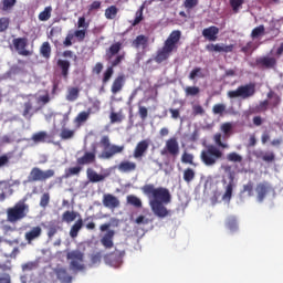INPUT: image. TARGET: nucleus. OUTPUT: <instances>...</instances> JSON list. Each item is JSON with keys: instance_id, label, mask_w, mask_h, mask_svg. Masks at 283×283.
<instances>
[{"instance_id": "f257e3e1", "label": "nucleus", "mask_w": 283, "mask_h": 283, "mask_svg": "<svg viewBox=\"0 0 283 283\" xmlns=\"http://www.w3.org/2000/svg\"><path fill=\"white\" fill-rule=\"evenodd\" d=\"M142 191L145 196H148V198H153L149 201V206L157 218H167L168 216H171V211L165 207V205L171 202V192H169V189L165 187L156 188L154 184H147L142 187Z\"/></svg>"}, {"instance_id": "f03ea898", "label": "nucleus", "mask_w": 283, "mask_h": 283, "mask_svg": "<svg viewBox=\"0 0 283 283\" xmlns=\"http://www.w3.org/2000/svg\"><path fill=\"white\" fill-rule=\"evenodd\" d=\"M181 36L182 32L180 30H175L169 34L164 42V46L157 51L155 56L156 63H164V61H167L171 56L172 52H178V43H180Z\"/></svg>"}, {"instance_id": "7ed1b4c3", "label": "nucleus", "mask_w": 283, "mask_h": 283, "mask_svg": "<svg viewBox=\"0 0 283 283\" xmlns=\"http://www.w3.org/2000/svg\"><path fill=\"white\" fill-rule=\"evenodd\" d=\"M28 202V197H23L14 206L7 209V222L10 224H17V222H21L24 218H28V213H30V205Z\"/></svg>"}, {"instance_id": "20e7f679", "label": "nucleus", "mask_w": 283, "mask_h": 283, "mask_svg": "<svg viewBox=\"0 0 283 283\" xmlns=\"http://www.w3.org/2000/svg\"><path fill=\"white\" fill-rule=\"evenodd\" d=\"M123 50V42H115L106 50V61L111 62V67H118L125 61L126 53Z\"/></svg>"}, {"instance_id": "39448f33", "label": "nucleus", "mask_w": 283, "mask_h": 283, "mask_svg": "<svg viewBox=\"0 0 283 283\" xmlns=\"http://www.w3.org/2000/svg\"><path fill=\"white\" fill-rule=\"evenodd\" d=\"M101 145L104 147V151L102 153V158L109 160V158H114L116 154H123L125 151V146H116L109 143L108 136H103L101 139Z\"/></svg>"}, {"instance_id": "423d86ee", "label": "nucleus", "mask_w": 283, "mask_h": 283, "mask_svg": "<svg viewBox=\"0 0 283 283\" xmlns=\"http://www.w3.org/2000/svg\"><path fill=\"white\" fill-rule=\"evenodd\" d=\"M66 259L71 260L70 269L71 271H83L85 269V264L83 263L85 260V254L81 252V250H72L66 254Z\"/></svg>"}, {"instance_id": "0eeeda50", "label": "nucleus", "mask_w": 283, "mask_h": 283, "mask_svg": "<svg viewBox=\"0 0 283 283\" xmlns=\"http://www.w3.org/2000/svg\"><path fill=\"white\" fill-rule=\"evenodd\" d=\"M54 169L42 170L39 167H34L29 174V182H45V180H50V178H54Z\"/></svg>"}, {"instance_id": "6e6552de", "label": "nucleus", "mask_w": 283, "mask_h": 283, "mask_svg": "<svg viewBox=\"0 0 283 283\" xmlns=\"http://www.w3.org/2000/svg\"><path fill=\"white\" fill-rule=\"evenodd\" d=\"M254 95H255V85L253 84L241 85L237 90L228 92L229 98H243V101L247 98H251V96H254Z\"/></svg>"}, {"instance_id": "1a4fd4ad", "label": "nucleus", "mask_w": 283, "mask_h": 283, "mask_svg": "<svg viewBox=\"0 0 283 283\" xmlns=\"http://www.w3.org/2000/svg\"><path fill=\"white\" fill-rule=\"evenodd\" d=\"M112 228V223H104L99 226V231L102 233H106L101 239V244L105 249H114V235H116V231L109 230Z\"/></svg>"}, {"instance_id": "9d476101", "label": "nucleus", "mask_w": 283, "mask_h": 283, "mask_svg": "<svg viewBox=\"0 0 283 283\" xmlns=\"http://www.w3.org/2000/svg\"><path fill=\"white\" fill-rule=\"evenodd\" d=\"M12 45L20 56H32V51L28 50V38H15L12 40Z\"/></svg>"}, {"instance_id": "9b49d317", "label": "nucleus", "mask_w": 283, "mask_h": 283, "mask_svg": "<svg viewBox=\"0 0 283 283\" xmlns=\"http://www.w3.org/2000/svg\"><path fill=\"white\" fill-rule=\"evenodd\" d=\"M167 154L172 156V158H178V154H180V146L178 145V139H176V137L169 138L166 142V146L161 150V156H167Z\"/></svg>"}, {"instance_id": "f8f14e48", "label": "nucleus", "mask_w": 283, "mask_h": 283, "mask_svg": "<svg viewBox=\"0 0 283 283\" xmlns=\"http://www.w3.org/2000/svg\"><path fill=\"white\" fill-rule=\"evenodd\" d=\"M96 144L92 145V151H85L82 157L76 159V165L81 166L82 169L85 165H94L96 163Z\"/></svg>"}, {"instance_id": "ddd939ff", "label": "nucleus", "mask_w": 283, "mask_h": 283, "mask_svg": "<svg viewBox=\"0 0 283 283\" xmlns=\"http://www.w3.org/2000/svg\"><path fill=\"white\" fill-rule=\"evenodd\" d=\"M273 191V187L269 181L259 182L255 187L258 202H264V199Z\"/></svg>"}, {"instance_id": "4468645a", "label": "nucleus", "mask_w": 283, "mask_h": 283, "mask_svg": "<svg viewBox=\"0 0 283 283\" xmlns=\"http://www.w3.org/2000/svg\"><path fill=\"white\" fill-rule=\"evenodd\" d=\"M105 262L114 269H118L123 264V252L115 250L114 252L105 255Z\"/></svg>"}, {"instance_id": "2eb2a0df", "label": "nucleus", "mask_w": 283, "mask_h": 283, "mask_svg": "<svg viewBox=\"0 0 283 283\" xmlns=\"http://www.w3.org/2000/svg\"><path fill=\"white\" fill-rule=\"evenodd\" d=\"M258 67H264L265 70H273L277 65V60L271 56H261L255 60Z\"/></svg>"}, {"instance_id": "dca6fc26", "label": "nucleus", "mask_w": 283, "mask_h": 283, "mask_svg": "<svg viewBox=\"0 0 283 283\" xmlns=\"http://www.w3.org/2000/svg\"><path fill=\"white\" fill-rule=\"evenodd\" d=\"M102 202L106 209H118V207H120V200L112 193H105Z\"/></svg>"}, {"instance_id": "f3484780", "label": "nucleus", "mask_w": 283, "mask_h": 283, "mask_svg": "<svg viewBox=\"0 0 283 283\" xmlns=\"http://www.w3.org/2000/svg\"><path fill=\"white\" fill-rule=\"evenodd\" d=\"M43 233V229L41 226H36L31 228L28 232L24 233V240L28 242V244H32L34 240H39Z\"/></svg>"}, {"instance_id": "a211bd4d", "label": "nucleus", "mask_w": 283, "mask_h": 283, "mask_svg": "<svg viewBox=\"0 0 283 283\" xmlns=\"http://www.w3.org/2000/svg\"><path fill=\"white\" fill-rule=\"evenodd\" d=\"M126 81L127 77L125 76V74H119L118 76H116L111 86L112 94H118L119 92H123Z\"/></svg>"}, {"instance_id": "6ab92c4d", "label": "nucleus", "mask_w": 283, "mask_h": 283, "mask_svg": "<svg viewBox=\"0 0 283 283\" xmlns=\"http://www.w3.org/2000/svg\"><path fill=\"white\" fill-rule=\"evenodd\" d=\"M147 149H149V142H147V139L140 140L139 143H137L133 156L136 160L143 158V156H145V154H147Z\"/></svg>"}, {"instance_id": "aec40b11", "label": "nucleus", "mask_w": 283, "mask_h": 283, "mask_svg": "<svg viewBox=\"0 0 283 283\" xmlns=\"http://www.w3.org/2000/svg\"><path fill=\"white\" fill-rule=\"evenodd\" d=\"M56 66L57 70H60L61 76L64 78V81H67L70 76V67H72L70 61L59 59L56 62Z\"/></svg>"}, {"instance_id": "412c9836", "label": "nucleus", "mask_w": 283, "mask_h": 283, "mask_svg": "<svg viewBox=\"0 0 283 283\" xmlns=\"http://www.w3.org/2000/svg\"><path fill=\"white\" fill-rule=\"evenodd\" d=\"M203 164H206L208 167H211L213 165V145H209L201 151L200 156Z\"/></svg>"}, {"instance_id": "4be33fe9", "label": "nucleus", "mask_w": 283, "mask_h": 283, "mask_svg": "<svg viewBox=\"0 0 283 283\" xmlns=\"http://www.w3.org/2000/svg\"><path fill=\"white\" fill-rule=\"evenodd\" d=\"M57 280L62 283H72V276L67 273V270L64 268H59L55 270Z\"/></svg>"}, {"instance_id": "5701e85b", "label": "nucleus", "mask_w": 283, "mask_h": 283, "mask_svg": "<svg viewBox=\"0 0 283 283\" xmlns=\"http://www.w3.org/2000/svg\"><path fill=\"white\" fill-rule=\"evenodd\" d=\"M86 177L90 182H103V180H105V175H98V172L92 168L86 169Z\"/></svg>"}, {"instance_id": "b1692460", "label": "nucleus", "mask_w": 283, "mask_h": 283, "mask_svg": "<svg viewBox=\"0 0 283 283\" xmlns=\"http://www.w3.org/2000/svg\"><path fill=\"white\" fill-rule=\"evenodd\" d=\"M118 171H122V174H129L132 171H136V163L134 161H122L118 165Z\"/></svg>"}, {"instance_id": "393cba45", "label": "nucleus", "mask_w": 283, "mask_h": 283, "mask_svg": "<svg viewBox=\"0 0 283 283\" xmlns=\"http://www.w3.org/2000/svg\"><path fill=\"white\" fill-rule=\"evenodd\" d=\"M49 138H50V135L48 134V132L41 130L33 134L31 137V140H33V143L39 145V143H50V140H48Z\"/></svg>"}, {"instance_id": "a878e982", "label": "nucleus", "mask_w": 283, "mask_h": 283, "mask_svg": "<svg viewBox=\"0 0 283 283\" xmlns=\"http://www.w3.org/2000/svg\"><path fill=\"white\" fill-rule=\"evenodd\" d=\"M82 171H83V167L76 164V166L74 167L66 168L62 178L67 179V178H72V176H81Z\"/></svg>"}, {"instance_id": "bb28decb", "label": "nucleus", "mask_w": 283, "mask_h": 283, "mask_svg": "<svg viewBox=\"0 0 283 283\" xmlns=\"http://www.w3.org/2000/svg\"><path fill=\"white\" fill-rule=\"evenodd\" d=\"M268 98H269V103H270V107H277L280 105V103H282V97H280V95L277 93H275L274 91H270L266 94Z\"/></svg>"}, {"instance_id": "cd10ccee", "label": "nucleus", "mask_w": 283, "mask_h": 283, "mask_svg": "<svg viewBox=\"0 0 283 283\" xmlns=\"http://www.w3.org/2000/svg\"><path fill=\"white\" fill-rule=\"evenodd\" d=\"M83 229V219H77L70 229V238H78V232Z\"/></svg>"}, {"instance_id": "c85d7f7f", "label": "nucleus", "mask_w": 283, "mask_h": 283, "mask_svg": "<svg viewBox=\"0 0 283 283\" xmlns=\"http://www.w3.org/2000/svg\"><path fill=\"white\" fill-rule=\"evenodd\" d=\"M78 216L81 214L76 211L66 210L62 213V221L66 222V224H70L71 222H74Z\"/></svg>"}, {"instance_id": "c756f323", "label": "nucleus", "mask_w": 283, "mask_h": 283, "mask_svg": "<svg viewBox=\"0 0 283 283\" xmlns=\"http://www.w3.org/2000/svg\"><path fill=\"white\" fill-rule=\"evenodd\" d=\"M147 43H149V38L146 35H137L133 41V46L137 49L143 48V50H145V48H147Z\"/></svg>"}, {"instance_id": "7c9ffc66", "label": "nucleus", "mask_w": 283, "mask_h": 283, "mask_svg": "<svg viewBox=\"0 0 283 283\" xmlns=\"http://www.w3.org/2000/svg\"><path fill=\"white\" fill-rule=\"evenodd\" d=\"M126 202H127V205L135 207V209L143 208V201L140 200V198L136 197L135 195H128L126 197Z\"/></svg>"}, {"instance_id": "2f4dec72", "label": "nucleus", "mask_w": 283, "mask_h": 283, "mask_svg": "<svg viewBox=\"0 0 283 283\" xmlns=\"http://www.w3.org/2000/svg\"><path fill=\"white\" fill-rule=\"evenodd\" d=\"M231 196H233V175H230V182L226 188V192L222 196V200H226V202H229L231 200Z\"/></svg>"}, {"instance_id": "473e14b6", "label": "nucleus", "mask_w": 283, "mask_h": 283, "mask_svg": "<svg viewBox=\"0 0 283 283\" xmlns=\"http://www.w3.org/2000/svg\"><path fill=\"white\" fill-rule=\"evenodd\" d=\"M40 54L43 59H50V56H52V46L50 45V42L42 43L40 46Z\"/></svg>"}, {"instance_id": "72a5a7b5", "label": "nucleus", "mask_w": 283, "mask_h": 283, "mask_svg": "<svg viewBox=\"0 0 283 283\" xmlns=\"http://www.w3.org/2000/svg\"><path fill=\"white\" fill-rule=\"evenodd\" d=\"M256 158H261L264 163H273L275 160V153L271 150L266 153L260 151L256 154Z\"/></svg>"}, {"instance_id": "f704fd0d", "label": "nucleus", "mask_w": 283, "mask_h": 283, "mask_svg": "<svg viewBox=\"0 0 283 283\" xmlns=\"http://www.w3.org/2000/svg\"><path fill=\"white\" fill-rule=\"evenodd\" d=\"M226 227L229 231L235 232L238 231V218L230 216L226 220Z\"/></svg>"}, {"instance_id": "c9c22d12", "label": "nucleus", "mask_w": 283, "mask_h": 283, "mask_svg": "<svg viewBox=\"0 0 283 283\" xmlns=\"http://www.w3.org/2000/svg\"><path fill=\"white\" fill-rule=\"evenodd\" d=\"M144 11H145V3L142 4V6L139 7V9L136 11V13H135V19H134L133 22H130L133 28H136V25H138V23H140V22L143 21V19H145V18L143 17V12H144Z\"/></svg>"}, {"instance_id": "e433bc0d", "label": "nucleus", "mask_w": 283, "mask_h": 283, "mask_svg": "<svg viewBox=\"0 0 283 283\" xmlns=\"http://www.w3.org/2000/svg\"><path fill=\"white\" fill-rule=\"evenodd\" d=\"M78 87H70L66 95V101H70L71 103H74L78 98L80 94Z\"/></svg>"}, {"instance_id": "4c0bfd02", "label": "nucleus", "mask_w": 283, "mask_h": 283, "mask_svg": "<svg viewBox=\"0 0 283 283\" xmlns=\"http://www.w3.org/2000/svg\"><path fill=\"white\" fill-rule=\"evenodd\" d=\"M91 114H94V113L92 112V108H88L86 112L83 111V112H81V113L75 117V122H77L78 124L85 123V122H87V119L90 118V115H91Z\"/></svg>"}, {"instance_id": "58836bf2", "label": "nucleus", "mask_w": 283, "mask_h": 283, "mask_svg": "<svg viewBox=\"0 0 283 283\" xmlns=\"http://www.w3.org/2000/svg\"><path fill=\"white\" fill-rule=\"evenodd\" d=\"M118 14V7L117 6H111L105 10V17L108 20L116 19V15Z\"/></svg>"}, {"instance_id": "ea45409f", "label": "nucleus", "mask_w": 283, "mask_h": 283, "mask_svg": "<svg viewBox=\"0 0 283 283\" xmlns=\"http://www.w3.org/2000/svg\"><path fill=\"white\" fill-rule=\"evenodd\" d=\"M213 52H233V44L224 45V44H214Z\"/></svg>"}, {"instance_id": "a19ab883", "label": "nucleus", "mask_w": 283, "mask_h": 283, "mask_svg": "<svg viewBox=\"0 0 283 283\" xmlns=\"http://www.w3.org/2000/svg\"><path fill=\"white\" fill-rule=\"evenodd\" d=\"M52 17V7H45L42 12L39 14L40 21H50V18Z\"/></svg>"}, {"instance_id": "79ce46f5", "label": "nucleus", "mask_w": 283, "mask_h": 283, "mask_svg": "<svg viewBox=\"0 0 283 283\" xmlns=\"http://www.w3.org/2000/svg\"><path fill=\"white\" fill-rule=\"evenodd\" d=\"M74 134L75 132L69 128H62L61 133H60V138L62 140H70L72 138H74Z\"/></svg>"}, {"instance_id": "37998d69", "label": "nucleus", "mask_w": 283, "mask_h": 283, "mask_svg": "<svg viewBox=\"0 0 283 283\" xmlns=\"http://www.w3.org/2000/svg\"><path fill=\"white\" fill-rule=\"evenodd\" d=\"M264 32H265L264 24H261L252 30L251 38L260 39V36H264Z\"/></svg>"}, {"instance_id": "c03bdc74", "label": "nucleus", "mask_w": 283, "mask_h": 283, "mask_svg": "<svg viewBox=\"0 0 283 283\" xmlns=\"http://www.w3.org/2000/svg\"><path fill=\"white\" fill-rule=\"evenodd\" d=\"M112 76H114V69L112 66H108L103 74V85H107V83H109V81L112 80Z\"/></svg>"}, {"instance_id": "a18cd8bd", "label": "nucleus", "mask_w": 283, "mask_h": 283, "mask_svg": "<svg viewBox=\"0 0 283 283\" xmlns=\"http://www.w3.org/2000/svg\"><path fill=\"white\" fill-rule=\"evenodd\" d=\"M190 81H196V78H205V73H202L201 67H195L189 74Z\"/></svg>"}, {"instance_id": "49530a36", "label": "nucleus", "mask_w": 283, "mask_h": 283, "mask_svg": "<svg viewBox=\"0 0 283 283\" xmlns=\"http://www.w3.org/2000/svg\"><path fill=\"white\" fill-rule=\"evenodd\" d=\"M196 178V170L192 168H187L184 170V180L185 182H191Z\"/></svg>"}, {"instance_id": "de8ad7c7", "label": "nucleus", "mask_w": 283, "mask_h": 283, "mask_svg": "<svg viewBox=\"0 0 283 283\" xmlns=\"http://www.w3.org/2000/svg\"><path fill=\"white\" fill-rule=\"evenodd\" d=\"M33 108H34V107H33L32 101L25 102V103H24V109H23L22 116H24V118H28V116H29V118H30L31 116H33V114H32V109H33Z\"/></svg>"}, {"instance_id": "09e8293b", "label": "nucleus", "mask_w": 283, "mask_h": 283, "mask_svg": "<svg viewBox=\"0 0 283 283\" xmlns=\"http://www.w3.org/2000/svg\"><path fill=\"white\" fill-rule=\"evenodd\" d=\"M14 6H17V0H2L1 10L8 12V10H12Z\"/></svg>"}, {"instance_id": "8fccbe9b", "label": "nucleus", "mask_w": 283, "mask_h": 283, "mask_svg": "<svg viewBox=\"0 0 283 283\" xmlns=\"http://www.w3.org/2000/svg\"><path fill=\"white\" fill-rule=\"evenodd\" d=\"M244 4V0H230V6L234 12V14H238L240 12V9Z\"/></svg>"}, {"instance_id": "3c124183", "label": "nucleus", "mask_w": 283, "mask_h": 283, "mask_svg": "<svg viewBox=\"0 0 283 283\" xmlns=\"http://www.w3.org/2000/svg\"><path fill=\"white\" fill-rule=\"evenodd\" d=\"M86 34H87V31H85V29L75 30V31L73 32V36H74L75 39H77V41H78L80 43H83V41H85Z\"/></svg>"}, {"instance_id": "603ef678", "label": "nucleus", "mask_w": 283, "mask_h": 283, "mask_svg": "<svg viewBox=\"0 0 283 283\" xmlns=\"http://www.w3.org/2000/svg\"><path fill=\"white\" fill-rule=\"evenodd\" d=\"M186 96H198L200 94V87L198 86H188L185 88Z\"/></svg>"}, {"instance_id": "864d4df0", "label": "nucleus", "mask_w": 283, "mask_h": 283, "mask_svg": "<svg viewBox=\"0 0 283 283\" xmlns=\"http://www.w3.org/2000/svg\"><path fill=\"white\" fill-rule=\"evenodd\" d=\"M84 222H87L85 224V228L87 229V231H94V229H96V223H94V217L88 216L84 219Z\"/></svg>"}, {"instance_id": "5fc2aeb1", "label": "nucleus", "mask_w": 283, "mask_h": 283, "mask_svg": "<svg viewBox=\"0 0 283 283\" xmlns=\"http://www.w3.org/2000/svg\"><path fill=\"white\" fill-rule=\"evenodd\" d=\"M10 28V18H0V32H6Z\"/></svg>"}, {"instance_id": "6e6d98bb", "label": "nucleus", "mask_w": 283, "mask_h": 283, "mask_svg": "<svg viewBox=\"0 0 283 283\" xmlns=\"http://www.w3.org/2000/svg\"><path fill=\"white\" fill-rule=\"evenodd\" d=\"M181 163L185 165H193V155L189 153H184L181 156Z\"/></svg>"}, {"instance_id": "4d7b16f0", "label": "nucleus", "mask_w": 283, "mask_h": 283, "mask_svg": "<svg viewBox=\"0 0 283 283\" xmlns=\"http://www.w3.org/2000/svg\"><path fill=\"white\" fill-rule=\"evenodd\" d=\"M48 205H50V192H44L40 199V207L45 209V207H48Z\"/></svg>"}, {"instance_id": "13d9d810", "label": "nucleus", "mask_w": 283, "mask_h": 283, "mask_svg": "<svg viewBox=\"0 0 283 283\" xmlns=\"http://www.w3.org/2000/svg\"><path fill=\"white\" fill-rule=\"evenodd\" d=\"M59 231H61V227L54 224L50 226L48 230L49 240H52V238H54L55 233H59Z\"/></svg>"}, {"instance_id": "bf43d9fd", "label": "nucleus", "mask_w": 283, "mask_h": 283, "mask_svg": "<svg viewBox=\"0 0 283 283\" xmlns=\"http://www.w3.org/2000/svg\"><path fill=\"white\" fill-rule=\"evenodd\" d=\"M241 193H248V196H253V181H249L248 184L243 185V190Z\"/></svg>"}, {"instance_id": "052dcab7", "label": "nucleus", "mask_w": 283, "mask_h": 283, "mask_svg": "<svg viewBox=\"0 0 283 283\" xmlns=\"http://www.w3.org/2000/svg\"><path fill=\"white\" fill-rule=\"evenodd\" d=\"M202 34L205 39H208V41H213V27L203 29Z\"/></svg>"}, {"instance_id": "680f3d73", "label": "nucleus", "mask_w": 283, "mask_h": 283, "mask_svg": "<svg viewBox=\"0 0 283 283\" xmlns=\"http://www.w3.org/2000/svg\"><path fill=\"white\" fill-rule=\"evenodd\" d=\"M199 0H185L184 1V8H186L188 11L193 10L198 6Z\"/></svg>"}, {"instance_id": "e2e57ef3", "label": "nucleus", "mask_w": 283, "mask_h": 283, "mask_svg": "<svg viewBox=\"0 0 283 283\" xmlns=\"http://www.w3.org/2000/svg\"><path fill=\"white\" fill-rule=\"evenodd\" d=\"M72 41H74V33L69 32L63 41L64 48H72Z\"/></svg>"}, {"instance_id": "0e129e2a", "label": "nucleus", "mask_w": 283, "mask_h": 283, "mask_svg": "<svg viewBox=\"0 0 283 283\" xmlns=\"http://www.w3.org/2000/svg\"><path fill=\"white\" fill-rule=\"evenodd\" d=\"M138 114H139V118H142V120H147V116L149 115V112L147 111V107L139 105Z\"/></svg>"}, {"instance_id": "69168bd1", "label": "nucleus", "mask_w": 283, "mask_h": 283, "mask_svg": "<svg viewBox=\"0 0 283 283\" xmlns=\"http://www.w3.org/2000/svg\"><path fill=\"white\" fill-rule=\"evenodd\" d=\"M228 160L230 163H240L242 160V156H240L238 153H230L228 155Z\"/></svg>"}, {"instance_id": "338daca9", "label": "nucleus", "mask_w": 283, "mask_h": 283, "mask_svg": "<svg viewBox=\"0 0 283 283\" xmlns=\"http://www.w3.org/2000/svg\"><path fill=\"white\" fill-rule=\"evenodd\" d=\"M77 28H83V30L87 31V28H90V22L85 20V17L78 18Z\"/></svg>"}, {"instance_id": "774afa93", "label": "nucleus", "mask_w": 283, "mask_h": 283, "mask_svg": "<svg viewBox=\"0 0 283 283\" xmlns=\"http://www.w3.org/2000/svg\"><path fill=\"white\" fill-rule=\"evenodd\" d=\"M202 114H205V108H202L200 105L192 106V116H202Z\"/></svg>"}]
</instances>
